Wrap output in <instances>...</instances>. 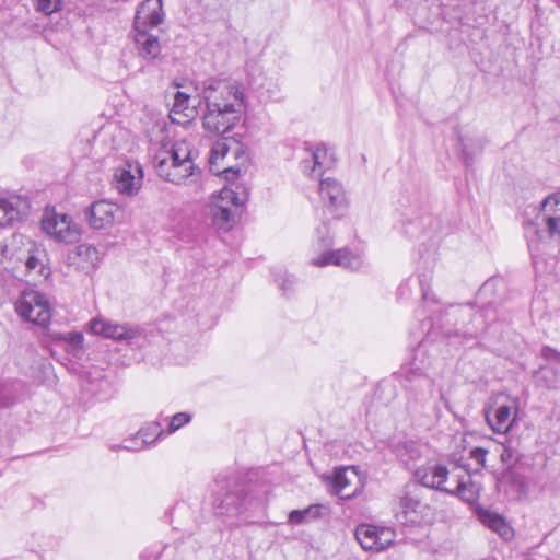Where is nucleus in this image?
Returning <instances> with one entry per match:
<instances>
[{
	"label": "nucleus",
	"mask_w": 560,
	"mask_h": 560,
	"mask_svg": "<svg viewBox=\"0 0 560 560\" xmlns=\"http://www.w3.org/2000/svg\"><path fill=\"white\" fill-rule=\"evenodd\" d=\"M162 133H165L161 129ZM163 135L161 148L154 153L153 166L163 180L174 185L197 184L201 170L195 164L191 150L185 142L172 143Z\"/></svg>",
	"instance_id": "obj_4"
},
{
	"label": "nucleus",
	"mask_w": 560,
	"mask_h": 560,
	"mask_svg": "<svg viewBox=\"0 0 560 560\" xmlns=\"http://www.w3.org/2000/svg\"><path fill=\"white\" fill-rule=\"evenodd\" d=\"M163 433L161 424L159 422H151L145 427L141 428L133 436V441H142V445L149 446L155 442V440Z\"/></svg>",
	"instance_id": "obj_34"
},
{
	"label": "nucleus",
	"mask_w": 560,
	"mask_h": 560,
	"mask_svg": "<svg viewBox=\"0 0 560 560\" xmlns=\"http://www.w3.org/2000/svg\"><path fill=\"white\" fill-rule=\"evenodd\" d=\"M36 11L50 15L61 9L62 0H32Z\"/></svg>",
	"instance_id": "obj_35"
},
{
	"label": "nucleus",
	"mask_w": 560,
	"mask_h": 560,
	"mask_svg": "<svg viewBox=\"0 0 560 560\" xmlns=\"http://www.w3.org/2000/svg\"><path fill=\"white\" fill-rule=\"evenodd\" d=\"M229 152V145L226 143V139H219L217 140L209 154V164H210V171L217 174H220L221 172L225 174L226 178H230V175L237 176L241 173L240 167H226L221 170L218 166L219 160H222Z\"/></svg>",
	"instance_id": "obj_26"
},
{
	"label": "nucleus",
	"mask_w": 560,
	"mask_h": 560,
	"mask_svg": "<svg viewBox=\"0 0 560 560\" xmlns=\"http://www.w3.org/2000/svg\"><path fill=\"white\" fill-rule=\"evenodd\" d=\"M83 388L100 400H105L110 396V382L103 376L89 378Z\"/></svg>",
	"instance_id": "obj_33"
},
{
	"label": "nucleus",
	"mask_w": 560,
	"mask_h": 560,
	"mask_svg": "<svg viewBox=\"0 0 560 560\" xmlns=\"http://www.w3.org/2000/svg\"><path fill=\"white\" fill-rule=\"evenodd\" d=\"M23 393L24 384L20 381L0 383V410L12 407Z\"/></svg>",
	"instance_id": "obj_29"
},
{
	"label": "nucleus",
	"mask_w": 560,
	"mask_h": 560,
	"mask_svg": "<svg viewBox=\"0 0 560 560\" xmlns=\"http://www.w3.org/2000/svg\"><path fill=\"white\" fill-rule=\"evenodd\" d=\"M234 154H235L236 158H240L241 155L244 156V151L241 148H237L234 151Z\"/></svg>",
	"instance_id": "obj_43"
},
{
	"label": "nucleus",
	"mask_w": 560,
	"mask_h": 560,
	"mask_svg": "<svg viewBox=\"0 0 560 560\" xmlns=\"http://www.w3.org/2000/svg\"><path fill=\"white\" fill-rule=\"evenodd\" d=\"M514 452L510 447H504L503 452L501 453V459L505 464H511L513 460Z\"/></svg>",
	"instance_id": "obj_41"
},
{
	"label": "nucleus",
	"mask_w": 560,
	"mask_h": 560,
	"mask_svg": "<svg viewBox=\"0 0 560 560\" xmlns=\"http://www.w3.org/2000/svg\"><path fill=\"white\" fill-rule=\"evenodd\" d=\"M113 183L119 194H137L142 184V167L138 163L126 162L115 170Z\"/></svg>",
	"instance_id": "obj_18"
},
{
	"label": "nucleus",
	"mask_w": 560,
	"mask_h": 560,
	"mask_svg": "<svg viewBox=\"0 0 560 560\" xmlns=\"http://www.w3.org/2000/svg\"><path fill=\"white\" fill-rule=\"evenodd\" d=\"M422 221H427L429 224H431L432 223V218H431V215L428 214L427 217L421 218V222Z\"/></svg>",
	"instance_id": "obj_44"
},
{
	"label": "nucleus",
	"mask_w": 560,
	"mask_h": 560,
	"mask_svg": "<svg viewBox=\"0 0 560 560\" xmlns=\"http://www.w3.org/2000/svg\"><path fill=\"white\" fill-rule=\"evenodd\" d=\"M196 90L203 104L201 122L206 132L223 136L242 121L247 108L243 83L231 78L211 77L198 82Z\"/></svg>",
	"instance_id": "obj_2"
},
{
	"label": "nucleus",
	"mask_w": 560,
	"mask_h": 560,
	"mask_svg": "<svg viewBox=\"0 0 560 560\" xmlns=\"http://www.w3.org/2000/svg\"><path fill=\"white\" fill-rule=\"evenodd\" d=\"M248 196L247 188L242 185L222 188L220 191L222 203L215 205L212 209L213 224L225 232L231 230L238 215V208L247 202Z\"/></svg>",
	"instance_id": "obj_8"
},
{
	"label": "nucleus",
	"mask_w": 560,
	"mask_h": 560,
	"mask_svg": "<svg viewBox=\"0 0 560 560\" xmlns=\"http://www.w3.org/2000/svg\"><path fill=\"white\" fill-rule=\"evenodd\" d=\"M458 145L460 148L465 164L470 165L474 162L475 154L480 153L485 142L480 137L471 138L458 133Z\"/></svg>",
	"instance_id": "obj_30"
},
{
	"label": "nucleus",
	"mask_w": 560,
	"mask_h": 560,
	"mask_svg": "<svg viewBox=\"0 0 560 560\" xmlns=\"http://www.w3.org/2000/svg\"><path fill=\"white\" fill-rule=\"evenodd\" d=\"M517 413V407L512 405H497L485 409V418L494 433L504 434L512 428Z\"/></svg>",
	"instance_id": "obj_20"
},
{
	"label": "nucleus",
	"mask_w": 560,
	"mask_h": 560,
	"mask_svg": "<svg viewBox=\"0 0 560 560\" xmlns=\"http://www.w3.org/2000/svg\"><path fill=\"white\" fill-rule=\"evenodd\" d=\"M415 475L419 483L405 485L395 498V518L402 525L419 524L427 514L428 504L422 501V487L457 497L468 504L479 500L481 486L472 480L470 464L464 458L456 460L451 469L434 465L424 470L417 469Z\"/></svg>",
	"instance_id": "obj_1"
},
{
	"label": "nucleus",
	"mask_w": 560,
	"mask_h": 560,
	"mask_svg": "<svg viewBox=\"0 0 560 560\" xmlns=\"http://www.w3.org/2000/svg\"><path fill=\"white\" fill-rule=\"evenodd\" d=\"M21 265L25 267L28 275L42 277L44 279H47L50 275L46 249L43 245L37 244L36 242Z\"/></svg>",
	"instance_id": "obj_23"
},
{
	"label": "nucleus",
	"mask_w": 560,
	"mask_h": 560,
	"mask_svg": "<svg viewBox=\"0 0 560 560\" xmlns=\"http://www.w3.org/2000/svg\"><path fill=\"white\" fill-rule=\"evenodd\" d=\"M162 8V0H144L135 14V44L139 55L148 60L155 59L161 52L159 37L152 31L163 22Z\"/></svg>",
	"instance_id": "obj_5"
},
{
	"label": "nucleus",
	"mask_w": 560,
	"mask_h": 560,
	"mask_svg": "<svg viewBox=\"0 0 560 560\" xmlns=\"http://www.w3.org/2000/svg\"><path fill=\"white\" fill-rule=\"evenodd\" d=\"M54 341L61 342L66 351L74 357H80L83 347V335L81 332H54L51 335Z\"/></svg>",
	"instance_id": "obj_31"
},
{
	"label": "nucleus",
	"mask_w": 560,
	"mask_h": 560,
	"mask_svg": "<svg viewBox=\"0 0 560 560\" xmlns=\"http://www.w3.org/2000/svg\"><path fill=\"white\" fill-rule=\"evenodd\" d=\"M35 242L30 237L13 233L0 243V259L5 268H18L34 247Z\"/></svg>",
	"instance_id": "obj_14"
},
{
	"label": "nucleus",
	"mask_w": 560,
	"mask_h": 560,
	"mask_svg": "<svg viewBox=\"0 0 560 560\" xmlns=\"http://www.w3.org/2000/svg\"><path fill=\"white\" fill-rule=\"evenodd\" d=\"M537 219L545 224L550 238H560V192L551 194L542 200Z\"/></svg>",
	"instance_id": "obj_19"
},
{
	"label": "nucleus",
	"mask_w": 560,
	"mask_h": 560,
	"mask_svg": "<svg viewBox=\"0 0 560 560\" xmlns=\"http://www.w3.org/2000/svg\"><path fill=\"white\" fill-rule=\"evenodd\" d=\"M396 457L408 469H413L417 463L422 458L421 445L415 441L399 442L394 446Z\"/></svg>",
	"instance_id": "obj_25"
},
{
	"label": "nucleus",
	"mask_w": 560,
	"mask_h": 560,
	"mask_svg": "<svg viewBox=\"0 0 560 560\" xmlns=\"http://www.w3.org/2000/svg\"><path fill=\"white\" fill-rule=\"evenodd\" d=\"M334 165V159L325 147H315L307 151L306 158L300 163L303 174L308 177H322L324 172Z\"/></svg>",
	"instance_id": "obj_21"
},
{
	"label": "nucleus",
	"mask_w": 560,
	"mask_h": 560,
	"mask_svg": "<svg viewBox=\"0 0 560 560\" xmlns=\"http://www.w3.org/2000/svg\"><path fill=\"white\" fill-rule=\"evenodd\" d=\"M18 315L38 326H47L51 318L50 307L45 295L35 290H24L15 302Z\"/></svg>",
	"instance_id": "obj_9"
},
{
	"label": "nucleus",
	"mask_w": 560,
	"mask_h": 560,
	"mask_svg": "<svg viewBox=\"0 0 560 560\" xmlns=\"http://www.w3.org/2000/svg\"><path fill=\"white\" fill-rule=\"evenodd\" d=\"M529 229L533 230V233H535L538 238H542V232L539 229H537L534 223H528L527 233L529 232Z\"/></svg>",
	"instance_id": "obj_42"
},
{
	"label": "nucleus",
	"mask_w": 560,
	"mask_h": 560,
	"mask_svg": "<svg viewBox=\"0 0 560 560\" xmlns=\"http://www.w3.org/2000/svg\"><path fill=\"white\" fill-rule=\"evenodd\" d=\"M334 245V237L330 235L329 226L323 222L316 229V246L323 249V253L312 258V265L316 267L337 266L351 271H357L363 267V258L360 254L353 253L348 247L336 250L330 249Z\"/></svg>",
	"instance_id": "obj_7"
},
{
	"label": "nucleus",
	"mask_w": 560,
	"mask_h": 560,
	"mask_svg": "<svg viewBox=\"0 0 560 560\" xmlns=\"http://www.w3.org/2000/svg\"><path fill=\"white\" fill-rule=\"evenodd\" d=\"M91 331L116 341H125L133 345L142 335V330L137 326L119 325L103 318H95L90 323Z\"/></svg>",
	"instance_id": "obj_16"
},
{
	"label": "nucleus",
	"mask_w": 560,
	"mask_h": 560,
	"mask_svg": "<svg viewBox=\"0 0 560 560\" xmlns=\"http://www.w3.org/2000/svg\"><path fill=\"white\" fill-rule=\"evenodd\" d=\"M355 538L364 550L381 552L395 542L396 532L392 527L360 524L355 528Z\"/></svg>",
	"instance_id": "obj_11"
},
{
	"label": "nucleus",
	"mask_w": 560,
	"mask_h": 560,
	"mask_svg": "<svg viewBox=\"0 0 560 560\" xmlns=\"http://www.w3.org/2000/svg\"><path fill=\"white\" fill-rule=\"evenodd\" d=\"M256 504L257 501L248 495L243 487H238L215 500L214 512L218 516L232 520L242 516Z\"/></svg>",
	"instance_id": "obj_12"
},
{
	"label": "nucleus",
	"mask_w": 560,
	"mask_h": 560,
	"mask_svg": "<svg viewBox=\"0 0 560 560\" xmlns=\"http://www.w3.org/2000/svg\"><path fill=\"white\" fill-rule=\"evenodd\" d=\"M43 231L54 240L72 244L80 240L81 230L68 214L46 211L42 219Z\"/></svg>",
	"instance_id": "obj_10"
},
{
	"label": "nucleus",
	"mask_w": 560,
	"mask_h": 560,
	"mask_svg": "<svg viewBox=\"0 0 560 560\" xmlns=\"http://www.w3.org/2000/svg\"><path fill=\"white\" fill-rule=\"evenodd\" d=\"M488 451L483 447H475L470 451V458L475 459L480 467H486Z\"/></svg>",
	"instance_id": "obj_38"
},
{
	"label": "nucleus",
	"mask_w": 560,
	"mask_h": 560,
	"mask_svg": "<svg viewBox=\"0 0 560 560\" xmlns=\"http://www.w3.org/2000/svg\"><path fill=\"white\" fill-rule=\"evenodd\" d=\"M120 207L106 199L92 202L84 210V219L93 230H104L113 226L121 217Z\"/></svg>",
	"instance_id": "obj_13"
},
{
	"label": "nucleus",
	"mask_w": 560,
	"mask_h": 560,
	"mask_svg": "<svg viewBox=\"0 0 560 560\" xmlns=\"http://www.w3.org/2000/svg\"><path fill=\"white\" fill-rule=\"evenodd\" d=\"M191 416L187 412H177L175 413L168 423L167 432L174 433L179 430L182 427L190 422Z\"/></svg>",
	"instance_id": "obj_36"
},
{
	"label": "nucleus",
	"mask_w": 560,
	"mask_h": 560,
	"mask_svg": "<svg viewBox=\"0 0 560 560\" xmlns=\"http://www.w3.org/2000/svg\"><path fill=\"white\" fill-rule=\"evenodd\" d=\"M479 521L497 534H499L502 538L509 539L513 536V529L505 520L498 513H493L488 510H481L478 513Z\"/></svg>",
	"instance_id": "obj_28"
},
{
	"label": "nucleus",
	"mask_w": 560,
	"mask_h": 560,
	"mask_svg": "<svg viewBox=\"0 0 560 560\" xmlns=\"http://www.w3.org/2000/svg\"><path fill=\"white\" fill-rule=\"evenodd\" d=\"M324 506L322 504H312L303 510H293L288 515L290 525H302L320 517Z\"/></svg>",
	"instance_id": "obj_32"
},
{
	"label": "nucleus",
	"mask_w": 560,
	"mask_h": 560,
	"mask_svg": "<svg viewBox=\"0 0 560 560\" xmlns=\"http://www.w3.org/2000/svg\"><path fill=\"white\" fill-rule=\"evenodd\" d=\"M319 196L325 207L331 211L341 208L345 203V191L341 184L330 177L320 179Z\"/></svg>",
	"instance_id": "obj_24"
},
{
	"label": "nucleus",
	"mask_w": 560,
	"mask_h": 560,
	"mask_svg": "<svg viewBox=\"0 0 560 560\" xmlns=\"http://www.w3.org/2000/svg\"><path fill=\"white\" fill-rule=\"evenodd\" d=\"M229 525L230 526H236V525H238V523L232 520L231 522H229Z\"/></svg>",
	"instance_id": "obj_45"
},
{
	"label": "nucleus",
	"mask_w": 560,
	"mask_h": 560,
	"mask_svg": "<svg viewBox=\"0 0 560 560\" xmlns=\"http://www.w3.org/2000/svg\"><path fill=\"white\" fill-rule=\"evenodd\" d=\"M144 447H145V445H142V441L141 440H138V442H135L133 438H132L130 440H126L125 444L113 446L112 448L113 450L122 448V450H126V451L137 452V451H140V450L144 448Z\"/></svg>",
	"instance_id": "obj_39"
},
{
	"label": "nucleus",
	"mask_w": 560,
	"mask_h": 560,
	"mask_svg": "<svg viewBox=\"0 0 560 560\" xmlns=\"http://www.w3.org/2000/svg\"><path fill=\"white\" fill-rule=\"evenodd\" d=\"M331 492L341 500H351L362 490L357 471L350 467L336 468L330 480Z\"/></svg>",
	"instance_id": "obj_17"
},
{
	"label": "nucleus",
	"mask_w": 560,
	"mask_h": 560,
	"mask_svg": "<svg viewBox=\"0 0 560 560\" xmlns=\"http://www.w3.org/2000/svg\"><path fill=\"white\" fill-rule=\"evenodd\" d=\"M431 363V360L427 358L424 346L420 345L416 349L409 366L402 370L405 389L409 393L410 398L421 405L433 398L435 387H438L440 398L444 399L442 386L438 384L436 377L430 372Z\"/></svg>",
	"instance_id": "obj_6"
},
{
	"label": "nucleus",
	"mask_w": 560,
	"mask_h": 560,
	"mask_svg": "<svg viewBox=\"0 0 560 560\" xmlns=\"http://www.w3.org/2000/svg\"><path fill=\"white\" fill-rule=\"evenodd\" d=\"M31 209L28 198L16 194L0 195V226L14 225L26 219Z\"/></svg>",
	"instance_id": "obj_15"
},
{
	"label": "nucleus",
	"mask_w": 560,
	"mask_h": 560,
	"mask_svg": "<svg viewBox=\"0 0 560 560\" xmlns=\"http://www.w3.org/2000/svg\"><path fill=\"white\" fill-rule=\"evenodd\" d=\"M70 266L83 273L95 270L100 262L98 249L90 244H80L68 255Z\"/></svg>",
	"instance_id": "obj_22"
},
{
	"label": "nucleus",
	"mask_w": 560,
	"mask_h": 560,
	"mask_svg": "<svg viewBox=\"0 0 560 560\" xmlns=\"http://www.w3.org/2000/svg\"><path fill=\"white\" fill-rule=\"evenodd\" d=\"M276 281H277L279 288L283 291V293L287 294L294 285L295 278L293 276L283 273V275L279 276L276 279Z\"/></svg>",
	"instance_id": "obj_37"
},
{
	"label": "nucleus",
	"mask_w": 560,
	"mask_h": 560,
	"mask_svg": "<svg viewBox=\"0 0 560 560\" xmlns=\"http://www.w3.org/2000/svg\"><path fill=\"white\" fill-rule=\"evenodd\" d=\"M419 284L421 288V295L424 302L423 311L430 313L429 319L432 326H436L446 336H463L465 339H476L479 332L483 329L482 313L475 312L472 314L471 307L453 306L450 305L448 310H442L433 306L439 305V301L431 292L429 284L419 277Z\"/></svg>",
	"instance_id": "obj_3"
},
{
	"label": "nucleus",
	"mask_w": 560,
	"mask_h": 560,
	"mask_svg": "<svg viewBox=\"0 0 560 560\" xmlns=\"http://www.w3.org/2000/svg\"><path fill=\"white\" fill-rule=\"evenodd\" d=\"M541 357L548 361H555L560 363V352L549 346L542 347Z\"/></svg>",
	"instance_id": "obj_40"
},
{
	"label": "nucleus",
	"mask_w": 560,
	"mask_h": 560,
	"mask_svg": "<svg viewBox=\"0 0 560 560\" xmlns=\"http://www.w3.org/2000/svg\"><path fill=\"white\" fill-rule=\"evenodd\" d=\"M192 109L189 108V95L177 91L170 110V118L173 122L185 125L191 118Z\"/></svg>",
	"instance_id": "obj_27"
}]
</instances>
